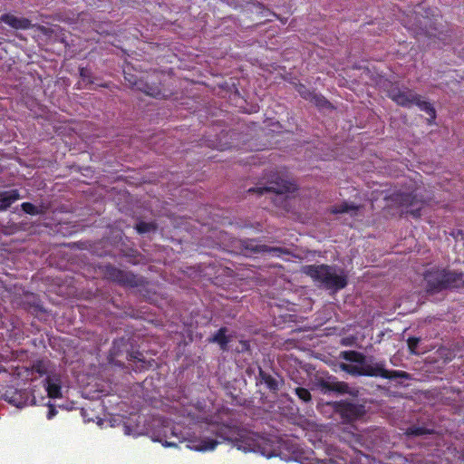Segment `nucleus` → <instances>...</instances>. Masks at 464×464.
Returning <instances> with one entry per match:
<instances>
[{
  "label": "nucleus",
  "instance_id": "1",
  "mask_svg": "<svg viewBox=\"0 0 464 464\" xmlns=\"http://www.w3.org/2000/svg\"><path fill=\"white\" fill-rule=\"evenodd\" d=\"M204 435L196 441H189L187 447L198 451L214 450L218 444L227 440L233 447L244 452H260L266 458L275 456V450L263 438H259L245 430L219 423H208Z\"/></svg>",
  "mask_w": 464,
  "mask_h": 464
},
{
  "label": "nucleus",
  "instance_id": "2",
  "mask_svg": "<svg viewBox=\"0 0 464 464\" xmlns=\"http://www.w3.org/2000/svg\"><path fill=\"white\" fill-rule=\"evenodd\" d=\"M340 358L357 364L340 363V369L352 376L381 377L382 379H410V374L404 371L388 370L384 361H375L373 356H366L363 353L349 350L343 351Z\"/></svg>",
  "mask_w": 464,
  "mask_h": 464
},
{
  "label": "nucleus",
  "instance_id": "3",
  "mask_svg": "<svg viewBox=\"0 0 464 464\" xmlns=\"http://www.w3.org/2000/svg\"><path fill=\"white\" fill-rule=\"evenodd\" d=\"M262 179L266 183L265 186L250 188L247 189V192L256 193L258 195L273 192L276 194V198H273L274 204L285 210H288L289 197L286 194L296 191L297 185L289 179L286 169H283L265 172Z\"/></svg>",
  "mask_w": 464,
  "mask_h": 464
},
{
  "label": "nucleus",
  "instance_id": "4",
  "mask_svg": "<svg viewBox=\"0 0 464 464\" xmlns=\"http://www.w3.org/2000/svg\"><path fill=\"white\" fill-rule=\"evenodd\" d=\"M109 362L122 369L140 372L152 367L154 360H147L143 353L134 351L129 338L115 339L108 356Z\"/></svg>",
  "mask_w": 464,
  "mask_h": 464
},
{
  "label": "nucleus",
  "instance_id": "5",
  "mask_svg": "<svg viewBox=\"0 0 464 464\" xmlns=\"http://www.w3.org/2000/svg\"><path fill=\"white\" fill-rule=\"evenodd\" d=\"M428 293L436 294L446 289L459 288L464 284V274L448 268L432 267L423 276Z\"/></svg>",
  "mask_w": 464,
  "mask_h": 464
},
{
  "label": "nucleus",
  "instance_id": "6",
  "mask_svg": "<svg viewBox=\"0 0 464 464\" xmlns=\"http://www.w3.org/2000/svg\"><path fill=\"white\" fill-rule=\"evenodd\" d=\"M303 270L314 281L320 283L328 290L337 292L343 289L348 284L347 276L343 270H340V273H337V269L334 266L309 265L304 266Z\"/></svg>",
  "mask_w": 464,
  "mask_h": 464
},
{
  "label": "nucleus",
  "instance_id": "7",
  "mask_svg": "<svg viewBox=\"0 0 464 464\" xmlns=\"http://www.w3.org/2000/svg\"><path fill=\"white\" fill-rule=\"evenodd\" d=\"M104 279L115 283L121 286L134 288L142 285L143 276L116 267L111 264L100 267Z\"/></svg>",
  "mask_w": 464,
  "mask_h": 464
},
{
  "label": "nucleus",
  "instance_id": "8",
  "mask_svg": "<svg viewBox=\"0 0 464 464\" xmlns=\"http://www.w3.org/2000/svg\"><path fill=\"white\" fill-rule=\"evenodd\" d=\"M392 201L398 207L402 208V214H410L414 218H419L421 216V209L424 206V201L420 199L416 194L399 192L394 193L391 197Z\"/></svg>",
  "mask_w": 464,
  "mask_h": 464
},
{
  "label": "nucleus",
  "instance_id": "9",
  "mask_svg": "<svg viewBox=\"0 0 464 464\" xmlns=\"http://www.w3.org/2000/svg\"><path fill=\"white\" fill-rule=\"evenodd\" d=\"M257 384L265 385V387L273 394H276L282 384L284 383L283 378L274 371H266L258 366Z\"/></svg>",
  "mask_w": 464,
  "mask_h": 464
},
{
  "label": "nucleus",
  "instance_id": "10",
  "mask_svg": "<svg viewBox=\"0 0 464 464\" xmlns=\"http://www.w3.org/2000/svg\"><path fill=\"white\" fill-rule=\"evenodd\" d=\"M338 412L345 420L353 421L365 414V408L362 404L342 401L338 404Z\"/></svg>",
  "mask_w": 464,
  "mask_h": 464
},
{
  "label": "nucleus",
  "instance_id": "11",
  "mask_svg": "<svg viewBox=\"0 0 464 464\" xmlns=\"http://www.w3.org/2000/svg\"><path fill=\"white\" fill-rule=\"evenodd\" d=\"M418 94L408 89L392 88L389 92V97L398 105L411 107L415 103Z\"/></svg>",
  "mask_w": 464,
  "mask_h": 464
},
{
  "label": "nucleus",
  "instance_id": "12",
  "mask_svg": "<svg viewBox=\"0 0 464 464\" xmlns=\"http://www.w3.org/2000/svg\"><path fill=\"white\" fill-rule=\"evenodd\" d=\"M245 247L246 250H250L251 254L267 253L273 256H281L282 255L290 254V251L287 248L259 245L254 240L246 242Z\"/></svg>",
  "mask_w": 464,
  "mask_h": 464
},
{
  "label": "nucleus",
  "instance_id": "13",
  "mask_svg": "<svg viewBox=\"0 0 464 464\" xmlns=\"http://www.w3.org/2000/svg\"><path fill=\"white\" fill-rule=\"evenodd\" d=\"M43 383L49 398H62V378L60 373L49 374L43 381Z\"/></svg>",
  "mask_w": 464,
  "mask_h": 464
},
{
  "label": "nucleus",
  "instance_id": "14",
  "mask_svg": "<svg viewBox=\"0 0 464 464\" xmlns=\"http://www.w3.org/2000/svg\"><path fill=\"white\" fill-rule=\"evenodd\" d=\"M315 384L324 392H337L339 393H347L349 390L346 382H337L334 377L316 379Z\"/></svg>",
  "mask_w": 464,
  "mask_h": 464
},
{
  "label": "nucleus",
  "instance_id": "15",
  "mask_svg": "<svg viewBox=\"0 0 464 464\" xmlns=\"http://www.w3.org/2000/svg\"><path fill=\"white\" fill-rule=\"evenodd\" d=\"M169 434L165 431L162 436H158L154 439L155 441L160 442L164 447H178L183 441L180 434L177 433L174 428L169 429Z\"/></svg>",
  "mask_w": 464,
  "mask_h": 464
},
{
  "label": "nucleus",
  "instance_id": "16",
  "mask_svg": "<svg viewBox=\"0 0 464 464\" xmlns=\"http://www.w3.org/2000/svg\"><path fill=\"white\" fill-rule=\"evenodd\" d=\"M227 328L220 327L211 337L208 338L209 343H218L220 350L226 352L228 350V343H230V336L227 334Z\"/></svg>",
  "mask_w": 464,
  "mask_h": 464
},
{
  "label": "nucleus",
  "instance_id": "17",
  "mask_svg": "<svg viewBox=\"0 0 464 464\" xmlns=\"http://www.w3.org/2000/svg\"><path fill=\"white\" fill-rule=\"evenodd\" d=\"M0 20L14 29H28L34 26L30 20L16 17L13 14H3Z\"/></svg>",
  "mask_w": 464,
  "mask_h": 464
},
{
  "label": "nucleus",
  "instance_id": "18",
  "mask_svg": "<svg viewBox=\"0 0 464 464\" xmlns=\"http://www.w3.org/2000/svg\"><path fill=\"white\" fill-rule=\"evenodd\" d=\"M20 198L17 189H11L0 193V211L6 210L13 203Z\"/></svg>",
  "mask_w": 464,
  "mask_h": 464
},
{
  "label": "nucleus",
  "instance_id": "19",
  "mask_svg": "<svg viewBox=\"0 0 464 464\" xmlns=\"http://www.w3.org/2000/svg\"><path fill=\"white\" fill-rule=\"evenodd\" d=\"M21 208L30 216L44 215L49 210V205L41 203L39 206H35L31 202H24L21 204Z\"/></svg>",
  "mask_w": 464,
  "mask_h": 464
},
{
  "label": "nucleus",
  "instance_id": "20",
  "mask_svg": "<svg viewBox=\"0 0 464 464\" xmlns=\"http://www.w3.org/2000/svg\"><path fill=\"white\" fill-rule=\"evenodd\" d=\"M32 371L39 374V376L54 374L56 372L51 369V362L48 360H37L32 364Z\"/></svg>",
  "mask_w": 464,
  "mask_h": 464
},
{
  "label": "nucleus",
  "instance_id": "21",
  "mask_svg": "<svg viewBox=\"0 0 464 464\" xmlns=\"http://www.w3.org/2000/svg\"><path fill=\"white\" fill-rule=\"evenodd\" d=\"M360 206L354 203L343 202L339 205H335L332 207L331 213L333 214H343V213H351L352 216H355L357 211L359 210Z\"/></svg>",
  "mask_w": 464,
  "mask_h": 464
},
{
  "label": "nucleus",
  "instance_id": "22",
  "mask_svg": "<svg viewBox=\"0 0 464 464\" xmlns=\"http://www.w3.org/2000/svg\"><path fill=\"white\" fill-rule=\"evenodd\" d=\"M420 338L411 336L407 340L408 350L411 354L420 355L427 352L425 348L420 347Z\"/></svg>",
  "mask_w": 464,
  "mask_h": 464
},
{
  "label": "nucleus",
  "instance_id": "23",
  "mask_svg": "<svg viewBox=\"0 0 464 464\" xmlns=\"http://www.w3.org/2000/svg\"><path fill=\"white\" fill-rule=\"evenodd\" d=\"M414 104L417 105L421 111H425L430 116V119L428 120L430 122L435 120L436 111L434 107L430 102L426 101H421L420 96L418 95Z\"/></svg>",
  "mask_w": 464,
  "mask_h": 464
},
{
  "label": "nucleus",
  "instance_id": "24",
  "mask_svg": "<svg viewBox=\"0 0 464 464\" xmlns=\"http://www.w3.org/2000/svg\"><path fill=\"white\" fill-rule=\"evenodd\" d=\"M28 394L26 392L15 391L9 399V402L18 408H23L27 405Z\"/></svg>",
  "mask_w": 464,
  "mask_h": 464
},
{
  "label": "nucleus",
  "instance_id": "25",
  "mask_svg": "<svg viewBox=\"0 0 464 464\" xmlns=\"http://www.w3.org/2000/svg\"><path fill=\"white\" fill-rule=\"evenodd\" d=\"M302 95L306 100L314 102L315 105H317L319 108H327L330 106V103L324 97L318 95L316 93L304 92L302 93Z\"/></svg>",
  "mask_w": 464,
  "mask_h": 464
},
{
  "label": "nucleus",
  "instance_id": "26",
  "mask_svg": "<svg viewBox=\"0 0 464 464\" xmlns=\"http://www.w3.org/2000/svg\"><path fill=\"white\" fill-rule=\"evenodd\" d=\"M140 295L149 302H153L155 292H153L150 287L149 281L143 277V282L141 285L136 286Z\"/></svg>",
  "mask_w": 464,
  "mask_h": 464
},
{
  "label": "nucleus",
  "instance_id": "27",
  "mask_svg": "<svg viewBox=\"0 0 464 464\" xmlns=\"http://www.w3.org/2000/svg\"><path fill=\"white\" fill-rule=\"evenodd\" d=\"M135 229L139 234L143 235L150 231H155L157 229V226L153 222L140 221L136 224Z\"/></svg>",
  "mask_w": 464,
  "mask_h": 464
},
{
  "label": "nucleus",
  "instance_id": "28",
  "mask_svg": "<svg viewBox=\"0 0 464 464\" xmlns=\"http://www.w3.org/2000/svg\"><path fill=\"white\" fill-rule=\"evenodd\" d=\"M295 394L298 397V399L304 403H308L312 401V395L308 389L304 387H296L295 389Z\"/></svg>",
  "mask_w": 464,
  "mask_h": 464
},
{
  "label": "nucleus",
  "instance_id": "29",
  "mask_svg": "<svg viewBox=\"0 0 464 464\" xmlns=\"http://www.w3.org/2000/svg\"><path fill=\"white\" fill-rule=\"evenodd\" d=\"M429 433H430V430L423 427L416 426L409 427L406 431L407 435L414 437L422 436Z\"/></svg>",
  "mask_w": 464,
  "mask_h": 464
},
{
  "label": "nucleus",
  "instance_id": "30",
  "mask_svg": "<svg viewBox=\"0 0 464 464\" xmlns=\"http://www.w3.org/2000/svg\"><path fill=\"white\" fill-rule=\"evenodd\" d=\"M145 93L150 95V96H152V97H155V98H161V97H164L165 95L161 92V90L159 88V87H152V86H149V85H146V89L144 90Z\"/></svg>",
  "mask_w": 464,
  "mask_h": 464
},
{
  "label": "nucleus",
  "instance_id": "31",
  "mask_svg": "<svg viewBox=\"0 0 464 464\" xmlns=\"http://www.w3.org/2000/svg\"><path fill=\"white\" fill-rule=\"evenodd\" d=\"M236 351L237 353H247V352H250L249 341H246V340L239 341V343L237 346Z\"/></svg>",
  "mask_w": 464,
  "mask_h": 464
},
{
  "label": "nucleus",
  "instance_id": "32",
  "mask_svg": "<svg viewBox=\"0 0 464 464\" xmlns=\"http://www.w3.org/2000/svg\"><path fill=\"white\" fill-rule=\"evenodd\" d=\"M80 76L82 79L83 82L87 83H92V81L91 80V72L90 70L86 68H81L80 69Z\"/></svg>",
  "mask_w": 464,
  "mask_h": 464
},
{
  "label": "nucleus",
  "instance_id": "33",
  "mask_svg": "<svg viewBox=\"0 0 464 464\" xmlns=\"http://www.w3.org/2000/svg\"><path fill=\"white\" fill-rule=\"evenodd\" d=\"M47 406H48V412H47L46 417L48 420H52L54 416H56L58 411L56 410L55 405L48 402Z\"/></svg>",
  "mask_w": 464,
  "mask_h": 464
},
{
  "label": "nucleus",
  "instance_id": "34",
  "mask_svg": "<svg viewBox=\"0 0 464 464\" xmlns=\"http://www.w3.org/2000/svg\"><path fill=\"white\" fill-rule=\"evenodd\" d=\"M34 27H36V29L41 32L42 34L45 35H49L52 34V30L50 28H47L44 25H34Z\"/></svg>",
  "mask_w": 464,
  "mask_h": 464
},
{
  "label": "nucleus",
  "instance_id": "35",
  "mask_svg": "<svg viewBox=\"0 0 464 464\" xmlns=\"http://www.w3.org/2000/svg\"><path fill=\"white\" fill-rule=\"evenodd\" d=\"M404 464H428V462H424V463H423L422 461H416V462H413V461H408V460H406V461L404 462Z\"/></svg>",
  "mask_w": 464,
  "mask_h": 464
},
{
  "label": "nucleus",
  "instance_id": "36",
  "mask_svg": "<svg viewBox=\"0 0 464 464\" xmlns=\"http://www.w3.org/2000/svg\"><path fill=\"white\" fill-rule=\"evenodd\" d=\"M256 162L255 161V159H254V157H253V158H252V160H251V162H249V164H256Z\"/></svg>",
  "mask_w": 464,
  "mask_h": 464
}]
</instances>
